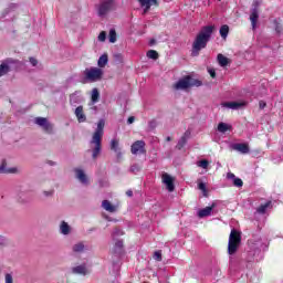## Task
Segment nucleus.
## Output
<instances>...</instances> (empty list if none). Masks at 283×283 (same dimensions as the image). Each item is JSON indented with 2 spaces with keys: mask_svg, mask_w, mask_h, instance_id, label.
<instances>
[{
  "mask_svg": "<svg viewBox=\"0 0 283 283\" xmlns=\"http://www.w3.org/2000/svg\"><path fill=\"white\" fill-rule=\"evenodd\" d=\"M109 43H114L116 41V30H111L108 34Z\"/></svg>",
  "mask_w": 283,
  "mask_h": 283,
  "instance_id": "obj_35",
  "label": "nucleus"
},
{
  "mask_svg": "<svg viewBox=\"0 0 283 283\" xmlns=\"http://www.w3.org/2000/svg\"><path fill=\"white\" fill-rule=\"evenodd\" d=\"M101 99V92L98 91V88H93L92 93H91V101L92 103H98V101Z\"/></svg>",
  "mask_w": 283,
  "mask_h": 283,
  "instance_id": "obj_24",
  "label": "nucleus"
},
{
  "mask_svg": "<svg viewBox=\"0 0 283 283\" xmlns=\"http://www.w3.org/2000/svg\"><path fill=\"white\" fill-rule=\"evenodd\" d=\"M116 235H123V230L115 228L113 231V238H116Z\"/></svg>",
  "mask_w": 283,
  "mask_h": 283,
  "instance_id": "obj_41",
  "label": "nucleus"
},
{
  "mask_svg": "<svg viewBox=\"0 0 283 283\" xmlns=\"http://www.w3.org/2000/svg\"><path fill=\"white\" fill-rule=\"evenodd\" d=\"M154 43H156V40L150 41V45H154Z\"/></svg>",
  "mask_w": 283,
  "mask_h": 283,
  "instance_id": "obj_52",
  "label": "nucleus"
},
{
  "mask_svg": "<svg viewBox=\"0 0 283 283\" xmlns=\"http://www.w3.org/2000/svg\"><path fill=\"white\" fill-rule=\"evenodd\" d=\"M84 250H85V245L83 243H77L73 245L74 253H83Z\"/></svg>",
  "mask_w": 283,
  "mask_h": 283,
  "instance_id": "obj_32",
  "label": "nucleus"
},
{
  "mask_svg": "<svg viewBox=\"0 0 283 283\" xmlns=\"http://www.w3.org/2000/svg\"><path fill=\"white\" fill-rule=\"evenodd\" d=\"M10 72V66L8 64L0 65V76H6Z\"/></svg>",
  "mask_w": 283,
  "mask_h": 283,
  "instance_id": "obj_31",
  "label": "nucleus"
},
{
  "mask_svg": "<svg viewBox=\"0 0 283 283\" xmlns=\"http://www.w3.org/2000/svg\"><path fill=\"white\" fill-rule=\"evenodd\" d=\"M227 178H228V180H235L237 177L233 172H228Z\"/></svg>",
  "mask_w": 283,
  "mask_h": 283,
  "instance_id": "obj_43",
  "label": "nucleus"
},
{
  "mask_svg": "<svg viewBox=\"0 0 283 283\" xmlns=\"http://www.w3.org/2000/svg\"><path fill=\"white\" fill-rule=\"evenodd\" d=\"M198 167H201L202 169H207L209 167V161L206 159H202L199 161Z\"/></svg>",
  "mask_w": 283,
  "mask_h": 283,
  "instance_id": "obj_36",
  "label": "nucleus"
},
{
  "mask_svg": "<svg viewBox=\"0 0 283 283\" xmlns=\"http://www.w3.org/2000/svg\"><path fill=\"white\" fill-rule=\"evenodd\" d=\"M220 36L221 39H227V36H229V25L227 24H223L221 28H220Z\"/></svg>",
  "mask_w": 283,
  "mask_h": 283,
  "instance_id": "obj_27",
  "label": "nucleus"
},
{
  "mask_svg": "<svg viewBox=\"0 0 283 283\" xmlns=\"http://www.w3.org/2000/svg\"><path fill=\"white\" fill-rule=\"evenodd\" d=\"M260 1L254 0L252 3V10L250 14V21L253 30H255V27L258 25V19H260Z\"/></svg>",
  "mask_w": 283,
  "mask_h": 283,
  "instance_id": "obj_6",
  "label": "nucleus"
},
{
  "mask_svg": "<svg viewBox=\"0 0 283 283\" xmlns=\"http://www.w3.org/2000/svg\"><path fill=\"white\" fill-rule=\"evenodd\" d=\"M191 138V130H186L179 142L176 145V149L179 151L185 148V145H187V140Z\"/></svg>",
  "mask_w": 283,
  "mask_h": 283,
  "instance_id": "obj_12",
  "label": "nucleus"
},
{
  "mask_svg": "<svg viewBox=\"0 0 283 283\" xmlns=\"http://www.w3.org/2000/svg\"><path fill=\"white\" fill-rule=\"evenodd\" d=\"M202 81L190 77V87H201Z\"/></svg>",
  "mask_w": 283,
  "mask_h": 283,
  "instance_id": "obj_33",
  "label": "nucleus"
},
{
  "mask_svg": "<svg viewBox=\"0 0 283 283\" xmlns=\"http://www.w3.org/2000/svg\"><path fill=\"white\" fill-rule=\"evenodd\" d=\"M213 30H216V27L213 25H206L200 30L192 43V56H198V54H200V50H205V48H207V43L211 41Z\"/></svg>",
  "mask_w": 283,
  "mask_h": 283,
  "instance_id": "obj_1",
  "label": "nucleus"
},
{
  "mask_svg": "<svg viewBox=\"0 0 283 283\" xmlns=\"http://www.w3.org/2000/svg\"><path fill=\"white\" fill-rule=\"evenodd\" d=\"M75 116H76L78 123H85L87 120V116H85L83 106H77L75 108Z\"/></svg>",
  "mask_w": 283,
  "mask_h": 283,
  "instance_id": "obj_16",
  "label": "nucleus"
},
{
  "mask_svg": "<svg viewBox=\"0 0 283 283\" xmlns=\"http://www.w3.org/2000/svg\"><path fill=\"white\" fill-rule=\"evenodd\" d=\"M13 279H12V274H6V283H12Z\"/></svg>",
  "mask_w": 283,
  "mask_h": 283,
  "instance_id": "obj_44",
  "label": "nucleus"
},
{
  "mask_svg": "<svg viewBox=\"0 0 283 283\" xmlns=\"http://www.w3.org/2000/svg\"><path fill=\"white\" fill-rule=\"evenodd\" d=\"M161 180L164 182V185H166V189L171 193L172 191H175L176 186L174 185V177H171L169 174L164 172L161 176Z\"/></svg>",
  "mask_w": 283,
  "mask_h": 283,
  "instance_id": "obj_9",
  "label": "nucleus"
},
{
  "mask_svg": "<svg viewBox=\"0 0 283 283\" xmlns=\"http://www.w3.org/2000/svg\"><path fill=\"white\" fill-rule=\"evenodd\" d=\"M111 151L116 153L117 160L123 159V151H120V142L118 139L111 140Z\"/></svg>",
  "mask_w": 283,
  "mask_h": 283,
  "instance_id": "obj_11",
  "label": "nucleus"
},
{
  "mask_svg": "<svg viewBox=\"0 0 283 283\" xmlns=\"http://www.w3.org/2000/svg\"><path fill=\"white\" fill-rule=\"evenodd\" d=\"M0 174H17V168H6V161H2L0 166Z\"/></svg>",
  "mask_w": 283,
  "mask_h": 283,
  "instance_id": "obj_25",
  "label": "nucleus"
},
{
  "mask_svg": "<svg viewBox=\"0 0 283 283\" xmlns=\"http://www.w3.org/2000/svg\"><path fill=\"white\" fill-rule=\"evenodd\" d=\"M35 125L42 127L45 134H54V125L48 120L45 117H35L34 119Z\"/></svg>",
  "mask_w": 283,
  "mask_h": 283,
  "instance_id": "obj_5",
  "label": "nucleus"
},
{
  "mask_svg": "<svg viewBox=\"0 0 283 283\" xmlns=\"http://www.w3.org/2000/svg\"><path fill=\"white\" fill-rule=\"evenodd\" d=\"M208 72H209L211 78H216V70L210 69V70H208Z\"/></svg>",
  "mask_w": 283,
  "mask_h": 283,
  "instance_id": "obj_45",
  "label": "nucleus"
},
{
  "mask_svg": "<svg viewBox=\"0 0 283 283\" xmlns=\"http://www.w3.org/2000/svg\"><path fill=\"white\" fill-rule=\"evenodd\" d=\"M102 207H103V209H105V211H108L109 213L116 212V206L112 205V202H109V200H104L102 202Z\"/></svg>",
  "mask_w": 283,
  "mask_h": 283,
  "instance_id": "obj_21",
  "label": "nucleus"
},
{
  "mask_svg": "<svg viewBox=\"0 0 283 283\" xmlns=\"http://www.w3.org/2000/svg\"><path fill=\"white\" fill-rule=\"evenodd\" d=\"M44 198H52L54 196V189H51L49 191H43Z\"/></svg>",
  "mask_w": 283,
  "mask_h": 283,
  "instance_id": "obj_40",
  "label": "nucleus"
},
{
  "mask_svg": "<svg viewBox=\"0 0 283 283\" xmlns=\"http://www.w3.org/2000/svg\"><path fill=\"white\" fill-rule=\"evenodd\" d=\"M198 189L202 191L203 193H207V185L205 182L198 184Z\"/></svg>",
  "mask_w": 283,
  "mask_h": 283,
  "instance_id": "obj_39",
  "label": "nucleus"
},
{
  "mask_svg": "<svg viewBox=\"0 0 283 283\" xmlns=\"http://www.w3.org/2000/svg\"><path fill=\"white\" fill-rule=\"evenodd\" d=\"M138 166L134 165L130 167V171L134 174L135 171H138Z\"/></svg>",
  "mask_w": 283,
  "mask_h": 283,
  "instance_id": "obj_48",
  "label": "nucleus"
},
{
  "mask_svg": "<svg viewBox=\"0 0 283 283\" xmlns=\"http://www.w3.org/2000/svg\"><path fill=\"white\" fill-rule=\"evenodd\" d=\"M146 56H147L148 59H153V61H158V57H159L158 51H156V50H149V51L146 53Z\"/></svg>",
  "mask_w": 283,
  "mask_h": 283,
  "instance_id": "obj_30",
  "label": "nucleus"
},
{
  "mask_svg": "<svg viewBox=\"0 0 283 283\" xmlns=\"http://www.w3.org/2000/svg\"><path fill=\"white\" fill-rule=\"evenodd\" d=\"M244 105H247L244 102H226L222 104L223 107H228L229 109H240Z\"/></svg>",
  "mask_w": 283,
  "mask_h": 283,
  "instance_id": "obj_18",
  "label": "nucleus"
},
{
  "mask_svg": "<svg viewBox=\"0 0 283 283\" xmlns=\"http://www.w3.org/2000/svg\"><path fill=\"white\" fill-rule=\"evenodd\" d=\"M72 272L77 275H87V268L85 265H77L72 269Z\"/></svg>",
  "mask_w": 283,
  "mask_h": 283,
  "instance_id": "obj_23",
  "label": "nucleus"
},
{
  "mask_svg": "<svg viewBox=\"0 0 283 283\" xmlns=\"http://www.w3.org/2000/svg\"><path fill=\"white\" fill-rule=\"evenodd\" d=\"M259 107H260V109H264V107H266V102L260 101L259 102Z\"/></svg>",
  "mask_w": 283,
  "mask_h": 283,
  "instance_id": "obj_46",
  "label": "nucleus"
},
{
  "mask_svg": "<svg viewBox=\"0 0 283 283\" xmlns=\"http://www.w3.org/2000/svg\"><path fill=\"white\" fill-rule=\"evenodd\" d=\"M60 231L63 235H70V231H72V228H70V224H67V222L62 221L60 224Z\"/></svg>",
  "mask_w": 283,
  "mask_h": 283,
  "instance_id": "obj_22",
  "label": "nucleus"
},
{
  "mask_svg": "<svg viewBox=\"0 0 283 283\" xmlns=\"http://www.w3.org/2000/svg\"><path fill=\"white\" fill-rule=\"evenodd\" d=\"M174 87L176 90H189L191 87V76L187 75L184 78L179 80Z\"/></svg>",
  "mask_w": 283,
  "mask_h": 283,
  "instance_id": "obj_10",
  "label": "nucleus"
},
{
  "mask_svg": "<svg viewBox=\"0 0 283 283\" xmlns=\"http://www.w3.org/2000/svg\"><path fill=\"white\" fill-rule=\"evenodd\" d=\"M74 172H75L77 180H80V182H82V185L88 184L87 175H85V171H83L82 169L75 168Z\"/></svg>",
  "mask_w": 283,
  "mask_h": 283,
  "instance_id": "obj_17",
  "label": "nucleus"
},
{
  "mask_svg": "<svg viewBox=\"0 0 283 283\" xmlns=\"http://www.w3.org/2000/svg\"><path fill=\"white\" fill-rule=\"evenodd\" d=\"M213 209H216V203H212L209 207L200 209L198 211V218H207V217L211 216V211H213Z\"/></svg>",
  "mask_w": 283,
  "mask_h": 283,
  "instance_id": "obj_15",
  "label": "nucleus"
},
{
  "mask_svg": "<svg viewBox=\"0 0 283 283\" xmlns=\"http://www.w3.org/2000/svg\"><path fill=\"white\" fill-rule=\"evenodd\" d=\"M145 140H136L130 146V153L133 156H138V154H147V149H145Z\"/></svg>",
  "mask_w": 283,
  "mask_h": 283,
  "instance_id": "obj_8",
  "label": "nucleus"
},
{
  "mask_svg": "<svg viewBox=\"0 0 283 283\" xmlns=\"http://www.w3.org/2000/svg\"><path fill=\"white\" fill-rule=\"evenodd\" d=\"M153 258H154V260H156V262H163V252L161 251H155Z\"/></svg>",
  "mask_w": 283,
  "mask_h": 283,
  "instance_id": "obj_34",
  "label": "nucleus"
},
{
  "mask_svg": "<svg viewBox=\"0 0 283 283\" xmlns=\"http://www.w3.org/2000/svg\"><path fill=\"white\" fill-rule=\"evenodd\" d=\"M123 240H117V241H115V244H114V247H113V249H112V253L114 254V255H120V253H123Z\"/></svg>",
  "mask_w": 283,
  "mask_h": 283,
  "instance_id": "obj_20",
  "label": "nucleus"
},
{
  "mask_svg": "<svg viewBox=\"0 0 283 283\" xmlns=\"http://www.w3.org/2000/svg\"><path fill=\"white\" fill-rule=\"evenodd\" d=\"M166 143H171V137L170 136L166 137Z\"/></svg>",
  "mask_w": 283,
  "mask_h": 283,
  "instance_id": "obj_51",
  "label": "nucleus"
},
{
  "mask_svg": "<svg viewBox=\"0 0 283 283\" xmlns=\"http://www.w3.org/2000/svg\"><path fill=\"white\" fill-rule=\"evenodd\" d=\"M105 134V119H99L97 123V128L93 133L92 139L90 142L92 147V158L96 160L101 156L103 149V136Z\"/></svg>",
  "mask_w": 283,
  "mask_h": 283,
  "instance_id": "obj_2",
  "label": "nucleus"
},
{
  "mask_svg": "<svg viewBox=\"0 0 283 283\" xmlns=\"http://www.w3.org/2000/svg\"><path fill=\"white\" fill-rule=\"evenodd\" d=\"M21 202H28V200H21Z\"/></svg>",
  "mask_w": 283,
  "mask_h": 283,
  "instance_id": "obj_53",
  "label": "nucleus"
},
{
  "mask_svg": "<svg viewBox=\"0 0 283 283\" xmlns=\"http://www.w3.org/2000/svg\"><path fill=\"white\" fill-rule=\"evenodd\" d=\"M218 1H222V0H218Z\"/></svg>",
  "mask_w": 283,
  "mask_h": 283,
  "instance_id": "obj_54",
  "label": "nucleus"
},
{
  "mask_svg": "<svg viewBox=\"0 0 283 283\" xmlns=\"http://www.w3.org/2000/svg\"><path fill=\"white\" fill-rule=\"evenodd\" d=\"M126 196H128V198H132V196H134V191L127 190V191H126Z\"/></svg>",
  "mask_w": 283,
  "mask_h": 283,
  "instance_id": "obj_49",
  "label": "nucleus"
},
{
  "mask_svg": "<svg viewBox=\"0 0 283 283\" xmlns=\"http://www.w3.org/2000/svg\"><path fill=\"white\" fill-rule=\"evenodd\" d=\"M275 31L280 34L282 31L280 30V24L276 25Z\"/></svg>",
  "mask_w": 283,
  "mask_h": 283,
  "instance_id": "obj_50",
  "label": "nucleus"
},
{
  "mask_svg": "<svg viewBox=\"0 0 283 283\" xmlns=\"http://www.w3.org/2000/svg\"><path fill=\"white\" fill-rule=\"evenodd\" d=\"M29 61H30L31 65H33V67H36V65H39V61L34 57H30Z\"/></svg>",
  "mask_w": 283,
  "mask_h": 283,
  "instance_id": "obj_42",
  "label": "nucleus"
},
{
  "mask_svg": "<svg viewBox=\"0 0 283 283\" xmlns=\"http://www.w3.org/2000/svg\"><path fill=\"white\" fill-rule=\"evenodd\" d=\"M138 1L142 8H145L144 14H147L149 12V10L151 9V6H156V7L159 6L158 0H138Z\"/></svg>",
  "mask_w": 283,
  "mask_h": 283,
  "instance_id": "obj_13",
  "label": "nucleus"
},
{
  "mask_svg": "<svg viewBox=\"0 0 283 283\" xmlns=\"http://www.w3.org/2000/svg\"><path fill=\"white\" fill-rule=\"evenodd\" d=\"M217 61L220 65V67H227V65L231 64V60L227 56H224L222 53H219L217 55Z\"/></svg>",
  "mask_w": 283,
  "mask_h": 283,
  "instance_id": "obj_19",
  "label": "nucleus"
},
{
  "mask_svg": "<svg viewBox=\"0 0 283 283\" xmlns=\"http://www.w3.org/2000/svg\"><path fill=\"white\" fill-rule=\"evenodd\" d=\"M269 207H271V201H268V202L261 205V206L256 209V212H258V213H261V214H264V213H266V209H268Z\"/></svg>",
  "mask_w": 283,
  "mask_h": 283,
  "instance_id": "obj_29",
  "label": "nucleus"
},
{
  "mask_svg": "<svg viewBox=\"0 0 283 283\" xmlns=\"http://www.w3.org/2000/svg\"><path fill=\"white\" fill-rule=\"evenodd\" d=\"M232 149H234V151H239L240 154H249V151H251V148H249V144L247 143L233 144Z\"/></svg>",
  "mask_w": 283,
  "mask_h": 283,
  "instance_id": "obj_14",
  "label": "nucleus"
},
{
  "mask_svg": "<svg viewBox=\"0 0 283 283\" xmlns=\"http://www.w3.org/2000/svg\"><path fill=\"white\" fill-rule=\"evenodd\" d=\"M114 8V0H105L97 8L98 17H105Z\"/></svg>",
  "mask_w": 283,
  "mask_h": 283,
  "instance_id": "obj_7",
  "label": "nucleus"
},
{
  "mask_svg": "<svg viewBox=\"0 0 283 283\" xmlns=\"http://www.w3.org/2000/svg\"><path fill=\"white\" fill-rule=\"evenodd\" d=\"M108 61H109V59H108L107 54H103V55L98 59V61H97L98 67H105V65H107Z\"/></svg>",
  "mask_w": 283,
  "mask_h": 283,
  "instance_id": "obj_26",
  "label": "nucleus"
},
{
  "mask_svg": "<svg viewBox=\"0 0 283 283\" xmlns=\"http://www.w3.org/2000/svg\"><path fill=\"white\" fill-rule=\"evenodd\" d=\"M233 186L234 187H243L244 186V181H242L240 178H234L233 180Z\"/></svg>",
  "mask_w": 283,
  "mask_h": 283,
  "instance_id": "obj_37",
  "label": "nucleus"
},
{
  "mask_svg": "<svg viewBox=\"0 0 283 283\" xmlns=\"http://www.w3.org/2000/svg\"><path fill=\"white\" fill-rule=\"evenodd\" d=\"M107 39V33L105 31H102L98 35V41H101L102 43H104V41H106Z\"/></svg>",
  "mask_w": 283,
  "mask_h": 283,
  "instance_id": "obj_38",
  "label": "nucleus"
},
{
  "mask_svg": "<svg viewBox=\"0 0 283 283\" xmlns=\"http://www.w3.org/2000/svg\"><path fill=\"white\" fill-rule=\"evenodd\" d=\"M229 129H231V126H229V124L226 123H219L218 125V132H220L221 134H226V132H229Z\"/></svg>",
  "mask_w": 283,
  "mask_h": 283,
  "instance_id": "obj_28",
  "label": "nucleus"
},
{
  "mask_svg": "<svg viewBox=\"0 0 283 283\" xmlns=\"http://www.w3.org/2000/svg\"><path fill=\"white\" fill-rule=\"evenodd\" d=\"M134 120H136V117H134V116L128 117V119H127L128 125H132V123H134Z\"/></svg>",
  "mask_w": 283,
  "mask_h": 283,
  "instance_id": "obj_47",
  "label": "nucleus"
},
{
  "mask_svg": "<svg viewBox=\"0 0 283 283\" xmlns=\"http://www.w3.org/2000/svg\"><path fill=\"white\" fill-rule=\"evenodd\" d=\"M85 78L92 83L101 81L103 78V70L98 67H91L84 71Z\"/></svg>",
  "mask_w": 283,
  "mask_h": 283,
  "instance_id": "obj_4",
  "label": "nucleus"
},
{
  "mask_svg": "<svg viewBox=\"0 0 283 283\" xmlns=\"http://www.w3.org/2000/svg\"><path fill=\"white\" fill-rule=\"evenodd\" d=\"M242 243V234L240 231L232 229L229 235V242H228V253L229 255H235L238 253V249L240 248V244Z\"/></svg>",
  "mask_w": 283,
  "mask_h": 283,
  "instance_id": "obj_3",
  "label": "nucleus"
}]
</instances>
